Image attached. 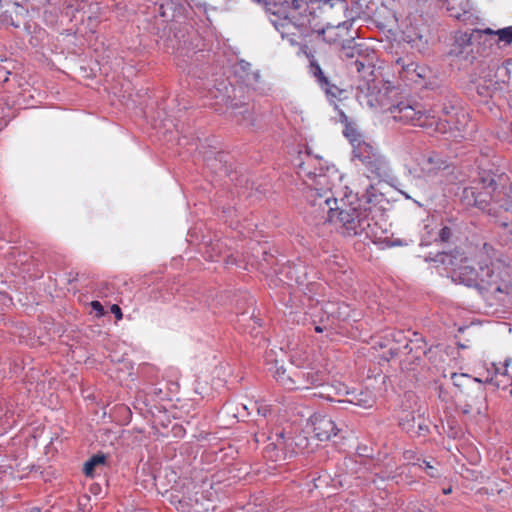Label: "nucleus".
<instances>
[{
    "mask_svg": "<svg viewBox=\"0 0 512 512\" xmlns=\"http://www.w3.org/2000/svg\"><path fill=\"white\" fill-rule=\"evenodd\" d=\"M280 273L285 274L288 281H295L298 284H302L305 280V271L301 264L284 266Z\"/></svg>",
    "mask_w": 512,
    "mask_h": 512,
    "instance_id": "obj_17",
    "label": "nucleus"
},
{
    "mask_svg": "<svg viewBox=\"0 0 512 512\" xmlns=\"http://www.w3.org/2000/svg\"><path fill=\"white\" fill-rule=\"evenodd\" d=\"M275 379L286 389H294L296 387V380L286 373V369L282 366L277 367L274 372Z\"/></svg>",
    "mask_w": 512,
    "mask_h": 512,
    "instance_id": "obj_18",
    "label": "nucleus"
},
{
    "mask_svg": "<svg viewBox=\"0 0 512 512\" xmlns=\"http://www.w3.org/2000/svg\"><path fill=\"white\" fill-rule=\"evenodd\" d=\"M389 116L386 115V122L390 120L401 123H412L420 120L421 112L416 111L415 108L406 102H399L396 105H391L388 108Z\"/></svg>",
    "mask_w": 512,
    "mask_h": 512,
    "instance_id": "obj_8",
    "label": "nucleus"
},
{
    "mask_svg": "<svg viewBox=\"0 0 512 512\" xmlns=\"http://www.w3.org/2000/svg\"><path fill=\"white\" fill-rule=\"evenodd\" d=\"M234 116L239 122H247L248 125L254 124L253 113L246 105L235 106Z\"/></svg>",
    "mask_w": 512,
    "mask_h": 512,
    "instance_id": "obj_22",
    "label": "nucleus"
},
{
    "mask_svg": "<svg viewBox=\"0 0 512 512\" xmlns=\"http://www.w3.org/2000/svg\"><path fill=\"white\" fill-rule=\"evenodd\" d=\"M492 247L484 244L480 251L479 270L470 264L468 259L459 250L451 252H438L434 258L426 257V261H434L451 270L452 278L468 287H477L493 293H508L510 280V267L499 257H490Z\"/></svg>",
    "mask_w": 512,
    "mask_h": 512,
    "instance_id": "obj_1",
    "label": "nucleus"
},
{
    "mask_svg": "<svg viewBox=\"0 0 512 512\" xmlns=\"http://www.w3.org/2000/svg\"><path fill=\"white\" fill-rule=\"evenodd\" d=\"M418 466L423 469L427 475L432 478L440 477L439 469L432 464L430 461L422 460L418 463Z\"/></svg>",
    "mask_w": 512,
    "mask_h": 512,
    "instance_id": "obj_27",
    "label": "nucleus"
},
{
    "mask_svg": "<svg viewBox=\"0 0 512 512\" xmlns=\"http://www.w3.org/2000/svg\"><path fill=\"white\" fill-rule=\"evenodd\" d=\"M450 492H451V488H449V489H445V490H444V493H445V494H448V493H450Z\"/></svg>",
    "mask_w": 512,
    "mask_h": 512,
    "instance_id": "obj_41",
    "label": "nucleus"
},
{
    "mask_svg": "<svg viewBox=\"0 0 512 512\" xmlns=\"http://www.w3.org/2000/svg\"><path fill=\"white\" fill-rule=\"evenodd\" d=\"M409 242L407 240H403V239H395V240H389L387 237H386V247H397V246H406L408 245Z\"/></svg>",
    "mask_w": 512,
    "mask_h": 512,
    "instance_id": "obj_31",
    "label": "nucleus"
},
{
    "mask_svg": "<svg viewBox=\"0 0 512 512\" xmlns=\"http://www.w3.org/2000/svg\"><path fill=\"white\" fill-rule=\"evenodd\" d=\"M4 505V495L0 492V506Z\"/></svg>",
    "mask_w": 512,
    "mask_h": 512,
    "instance_id": "obj_40",
    "label": "nucleus"
},
{
    "mask_svg": "<svg viewBox=\"0 0 512 512\" xmlns=\"http://www.w3.org/2000/svg\"><path fill=\"white\" fill-rule=\"evenodd\" d=\"M417 163L423 176H431L446 168V162L435 152L422 154Z\"/></svg>",
    "mask_w": 512,
    "mask_h": 512,
    "instance_id": "obj_11",
    "label": "nucleus"
},
{
    "mask_svg": "<svg viewBox=\"0 0 512 512\" xmlns=\"http://www.w3.org/2000/svg\"><path fill=\"white\" fill-rule=\"evenodd\" d=\"M480 183L478 182L475 186L465 187L462 191L461 201L466 206L475 207L476 202V193L479 189Z\"/></svg>",
    "mask_w": 512,
    "mask_h": 512,
    "instance_id": "obj_21",
    "label": "nucleus"
},
{
    "mask_svg": "<svg viewBox=\"0 0 512 512\" xmlns=\"http://www.w3.org/2000/svg\"><path fill=\"white\" fill-rule=\"evenodd\" d=\"M255 405L257 406L258 414H260L264 417H266L268 414H270V412H271L270 406L265 405V404H258L257 402L255 403Z\"/></svg>",
    "mask_w": 512,
    "mask_h": 512,
    "instance_id": "obj_33",
    "label": "nucleus"
},
{
    "mask_svg": "<svg viewBox=\"0 0 512 512\" xmlns=\"http://www.w3.org/2000/svg\"><path fill=\"white\" fill-rule=\"evenodd\" d=\"M308 58L310 76L330 100L337 99L343 93V90L333 82L329 72L320 65L313 55H308Z\"/></svg>",
    "mask_w": 512,
    "mask_h": 512,
    "instance_id": "obj_5",
    "label": "nucleus"
},
{
    "mask_svg": "<svg viewBox=\"0 0 512 512\" xmlns=\"http://www.w3.org/2000/svg\"><path fill=\"white\" fill-rule=\"evenodd\" d=\"M239 66L244 72H247L246 77H245V81L247 82V84H254V83L259 82V80H260L259 71H255V72H251V73L248 72V70H250V68H251L250 63L241 61L239 63Z\"/></svg>",
    "mask_w": 512,
    "mask_h": 512,
    "instance_id": "obj_24",
    "label": "nucleus"
},
{
    "mask_svg": "<svg viewBox=\"0 0 512 512\" xmlns=\"http://www.w3.org/2000/svg\"><path fill=\"white\" fill-rule=\"evenodd\" d=\"M301 1L299 0V8L294 6H279L277 10L280 13L274 15L276 19L271 22L275 29L281 34L283 39H287L291 45L298 44L299 40L310 35V14L299 13Z\"/></svg>",
    "mask_w": 512,
    "mask_h": 512,
    "instance_id": "obj_4",
    "label": "nucleus"
},
{
    "mask_svg": "<svg viewBox=\"0 0 512 512\" xmlns=\"http://www.w3.org/2000/svg\"><path fill=\"white\" fill-rule=\"evenodd\" d=\"M451 235H452L451 229L447 226H444L439 231L438 240L442 243L447 242L451 238Z\"/></svg>",
    "mask_w": 512,
    "mask_h": 512,
    "instance_id": "obj_29",
    "label": "nucleus"
},
{
    "mask_svg": "<svg viewBox=\"0 0 512 512\" xmlns=\"http://www.w3.org/2000/svg\"><path fill=\"white\" fill-rule=\"evenodd\" d=\"M343 135L349 140L353 146L354 157L361 159L362 161H368L369 167L373 171L380 172V169L370 161L371 155L373 154V147L362 140V135L353 123L344 126Z\"/></svg>",
    "mask_w": 512,
    "mask_h": 512,
    "instance_id": "obj_6",
    "label": "nucleus"
},
{
    "mask_svg": "<svg viewBox=\"0 0 512 512\" xmlns=\"http://www.w3.org/2000/svg\"><path fill=\"white\" fill-rule=\"evenodd\" d=\"M388 33L390 35H386V40H394V41L402 40L408 44H411V46L413 48H416L418 50H420L421 47L425 44V42L423 41V37L421 35H415V37H413L409 33L402 32L401 37L398 38L397 33L393 32L391 29L388 30Z\"/></svg>",
    "mask_w": 512,
    "mask_h": 512,
    "instance_id": "obj_16",
    "label": "nucleus"
},
{
    "mask_svg": "<svg viewBox=\"0 0 512 512\" xmlns=\"http://www.w3.org/2000/svg\"><path fill=\"white\" fill-rule=\"evenodd\" d=\"M396 66H401V70H399L400 77L403 80H413V76L416 75L420 77L419 73H416V68L414 63L405 64L403 58H398L396 60Z\"/></svg>",
    "mask_w": 512,
    "mask_h": 512,
    "instance_id": "obj_19",
    "label": "nucleus"
},
{
    "mask_svg": "<svg viewBox=\"0 0 512 512\" xmlns=\"http://www.w3.org/2000/svg\"><path fill=\"white\" fill-rule=\"evenodd\" d=\"M511 195H512V190H510V191L507 193L508 198H510V197H511ZM506 210H507V211H511V212H512V200L506 204ZM510 227H511V230H510V231H511V233H512V221H511Z\"/></svg>",
    "mask_w": 512,
    "mask_h": 512,
    "instance_id": "obj_35",
    "label": "nucleus"
},
{
    "mask_svg": "<svg viewBox=\"0 0 512 512\" xmlns=\"http://www.w3.org/2000/svg\"><path fill=\"white\" fill-rule=\"evenodd\" d=\"M268 439L272 440V442H270L266 446L265 453H266V457H268V458H270L272 460H277L278 459V453L280 451L281 452L287 451L289 446L292 443L290 441V438H287L283 431L276 432L274 436H270Z\"/></svg>",
    "mask_w": 512,
    "mask_h": 512,
    "instance_id": "obj_13",
    "label": "nucleus"
},
{
    "mask_svg": "<svg viewBox=\"0 0 512 512\" xmlns=\"http://www.w3.org/2000/svg\"><path fill=\"white\" fill-rule=\"evenodd\" d=\"M481 38L480 29H474L472 32H458L455 35L454 43L450 50V54L454 56H461L469 53V48L473 45L476 39Z\"/></svg>",
    "mask_w": 512,
    "mask_h": 512,
    "instance_id": "obj_10",
    "label": "nucleus"
},
{
    "mask_svg": "<svg viewBox=\"0 0 512 512\" xmlns=\"http://www.w3.org/2000/svg\"><path fill=\"white\" fill-rule=\"evenodd\" d=\"M335 110H337L338 112V115H339V121L344 125L346 126L347 124H350L352 123L348 116L345 114V112L343 110H341L337 105H335Z\"/></svg>",
    "mask_w": 512,
    "mask_h": 512,
    "instance_id": "obj_32",
    "label": "nucleus"
},
{
    "mask_svg": "<svg viewBox=\"0 0 512 512\" xmlns=\"http://www.w3.org/2000/svg\"><path fill=\"white\" fill-rule=\"evenodd\" d=\"M480 31H481V36L483 34H489V35L496 34L497 35V33L495 31H493L492 29H490V28H487V29H484V30H480Z\"/></svg>",
    "mask_w": 512,
    "mask_h": 512,
    "instance_id": "obj_37",
    "label": "nucleus"
},
{
    "mask_svg": "<svg viewBox=\"0 0 512 512\" xmlns=\"http://www.w3.org/2000/svg\"><path fill=\"white\" fill-rule=\"evenodd\" d=\"M106 461V456L103 454H97L92 456L88 461L84 464V473L86 476H92L94 470L99 465H104Z\"/></svg>",
    "mask_w": 512,
    "mask_h": 512,
    "instance_id": "obj_20",
    "label": "nucleus"
},
{
    "mask_svg": "<svg viewBox=\"0 0 512 512\" xmlns=\"http://www.w3.org/2000/svg\"><path fill=\"white\" fill-rule=\"evenodd\" d=\"M324 329H325V327H322V326H319V325L315 326V331H316L317 333H321V332H323V331H324Z\"/></svg>",
    "mask_w": 512,
    "mask_h": 512,
    "instance_id": "obj_39",
    "label": "nucleus"
},
{
    "mask_svg": "<svg viewBox=\"0 0 512 512\" xmlns=\"http://www.w3.org/2000/svg\"><path fill=\"white\" fill-rule=\"evenodd\" d=\"M298 379H302V382L299 380L296 381L297 389H308L309 386H319L323 382V378L320 372L318 371H301L297 374Z\"/></svg>",
    "mask_w": 512,
    "mask_h": 512,
    "instance_id": "obj_15",
    "label": "nucleus"
},
{
    "mask_svg": "<svg viewBox=\"0 0 512 512\" xmlns=\"http://www.w3.org/2000/svg\"><path fill=\"white\" fill-rule=\"evenodd\" d=\"M374 89H376V86H373V89H372V88H369V92H370V91H373V92H374Z\"/></svg>",
    "mask_w": 512,
    "mask_h": 512,
    "instance_id": "obj_42",
    "label": "nucleus"
},
{
    "mask_svg": "<svg viewBox=\"0 0 512 512\" xmlns=\"http://www.w3.org/2000/svg\"><path fill=\"white\" fill-rule=\"evenodd\" d=\"M315 437L320 441L330 440L337 435L338 428L335 422L327 415L315 413L310 417Z\"/></svg>",
    "mask_w": 512,
    "mask_h": 512,
    "instance_id": "obj_7",
    "label": "nucleus"
},
{
    "mask_svg": "<svg viewBox=\"0 0 512 512\" xmlns=\"http://www.w3.org/2000/svg\"><path fill=\"white\" fill-rule=\"evenodd\" d=\"M110 310H111V313H113L115 315L117 320H121L122 319L123 314H122L121 308L117 304H113L110 307Z\"/></svg>",
    "mask_w": 512,
    "mask_h": 512,
    "instance_id": "obj_34",
    "label": "nucleus"
},
{
    "mask_svg": "<svg viewBox=\"0 0 512 512\" xmlns=\"http://www.w3.org/2000/svg\"><path fill=\"white\" fill-rule=\"evenodd\" d=\"M319 167L311 171L306 163L299 166L298 174L306 176L312 181L308 184L306 198L312 208L311 213L316 214L321 220H328L338 215L342 210L354 212V207H359L361 201L351 191L345 192L342 196H336L332 188L341 180V176L334 165H323L318 160Z\"/></svg>",
    "mask_w": 512,
    "mask_h": 512,
    "instance_id": "obj_2",
    "label": "nucleus"
},
{
    "mask_svg": "<svg viewBox=\"0 0 512 512\" xmlns=\"http://www.w3.org/2000/svg\"><path fill=\"white\" fill-rule=\"evenodd\" d=\"M390 342H394V344L389 347V353L392 357L396 356L403 349L406 350L409 348L408 339L402 331L393 330L389 334H386V347Z\"/></svg>",
    "mask_w": 512,
    "mask_h": 512,
    "instance_id": "obj_14",
    "label": "nucleus"
},
{
    "mask_svg": "<svg viewBox=\"0 0 512 512\" xmlns=\"http://www.w3.org/2000/svg\"><path fill=\"white\" fill-rule=\"evenodd\" d=\"M368 178L371 180L365 193L368 208L363 210L362 205H359V207H354L353 213L342 210V212H337L338 215L324 220V222L334 224L337 230L345 236H356L365 232L374 243L381 244L384 240V229L381 226L384 216L382 205L384 202V183L381 173L372 169Z\"/></svg>",
    "mask_w": 512,
    "mask_h": 512,
    "instance_id": "obj_3",
    "label": "nucleus"
},
{
    "mask_svg": "<svg viewBox=\"0 0 512 512\" xmlns=\"http://www.w3.org/2000/svg\"><path fill=\"white\" fill-rule=\"evenodd\" d=\"M496 33H497L500 41H503L507 44L512 43V26H509V27H506L503 29H499L498 31H496Z\"/></svg>",
    "mask_w": 512,
    "mask_h": 512,
    "instance_id": "obj_28",
    "label": "nucleus"
},
{
    "mask_svg": "<svg viewBox=\"0 0 512 512\" xmlns=\"http://www.w3.org/2000/svg\"><path fill=\"white\" fill-rule=\"evenodd\" d=\"M384 101V95L381 94V91L378 90L377 93L370 91L366 95V103L371 108L381 107Z\"/></svg>",
    "mask_w": 512,
    "mask_h": 512,
    "instance_id": "obj_25",
    "label": "nucleus"
},
{
    "mask_svg": "<svg viewBox=\"0 0 512 512\" xmlns=\"http://www.w3.org/2000/svg\"><path fill=\"white\" fill-rule=\"evenodd\" d=\"M90 305L96 316L101 317L105 314L104 307L99 301H92Z\"/></svg>",
    "mask_w": 512,
    "mask_h": 512,
    "instance_id": "obj_30",
    "label": "nucleus"
},
{
    "mask_svg": "<svg viewBox=\"0 0 512 512\" xmlns=\"http://www.w3.org/2000/svg\"><path fill=\"white\" fill-rule=\"evenodd\" d=\"M472 406L470 404H465L463 407H462V413L464 414H469L472 412Z\"/></svg>",
    "mask_w": 512,
    "mask_h": 512,
    "instance_id": "obj_36",
    "label": "nucleus"
},
{
    "mask_svg": "<svg viewBox=\"0 0 512 512\" xmlns=\"http://www.w3.org/2000/svg\"><path fill=\"white\" fill-rule=\"evenodd\" d=\"M460 7H461V10H462V13H459V12H456L454 13L453 10L454 8L453 7H448V10L451 12V16L457 18V19H464L463 17H465L467 14H470L472 9H473V4L469 1V0H466V1H462L460 3Z\"/></svg>",
    "mask_w": 512,
    "mask_h": 512,
    "instance_id": "obj_26",
    "label": "nucleus"
},
{
    "mask_svg": "<svg viewBox=\"0 0 512 512\" xmlns=\"http://www.w3.org/2000/svg\"><path fill=\"white\" fill-rule=\"evenodd\" d=\"M341 57L346 61V65L350 70L361 73L367 67L363 57L362 46L353 41H349L347 45H343Z\"/></svg>",
    "mask_w": 512,
    "mask_h": 512,
    "instance_id": "obj_9",
    "label": "nucleus"
},
{
    "mask_svg": "<svg viewBox=\"0 0 512 512\" xmlns=\"http://www.w3.org/2000/svg\"><path fill=\"white\" fill-rule=\"evenodd\" d=\"M479 183L480 185L476 193L477 203L475 204V207L484 211L488 207L492 199V193L496 190L497 185L494 178L490 175H487V177H482Z\"/></svg>",
    "mask_w": 512,
    "mask_h": 512,
    "instance_id": "obj_12",
    "label": "nucleus"
},
{
    "mask_svg": "<svg viewBox=\"0 0 512 512\" xmlns=\"http://www.w3.org/2000/svg\"><path fill=\"white\" fill-rule=\"evenodd\" d=\"M351 25L349 22H343V23H340L337 25V29H340V28H348V26Z\"/></svg>",
    "mask_w": 512,
    "mask_h": 512,
    "instance_id": "obj_38",
    "label": "nucleus"
},
{
    "mask_svg": "<svg viewBox=\"0 0 512 512\" xmlns=\"http://www.w3.org/2000/svg\"><path fill=\"white\" fill-rule=\"evenodd\" d=\"M349 403H352L356 406L362 407V408H371L373 406L374 400L367 396V394H364L361 392L358 395L353 394V397L348 400Z\"/></svg>",
    "mask_w": 512,
    "mask_h": 512,
    "instance_id": "obj_23",
    "label": "nucleus"
}]
</instances>
